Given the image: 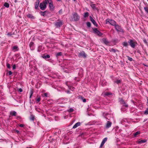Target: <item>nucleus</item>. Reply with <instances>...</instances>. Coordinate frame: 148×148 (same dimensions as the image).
I'll return each mask as SVG.
<instances>
[{
  "instance_id": "9d476101",
  "label": "nucleus",
  "mask_w": 148,
  "mask_h": 148,
  "mask_svg": "<svg viewBox=\"0 0 148 148\" xmlns=\"http://www.w3.org/2000/svg\"><path fill=\"white\" fill-rule=\"evenodd\" d=\"M66 84L68 86L69 89L72 90L73 91L74 89H75V88L71 86H70L69 85V84H70V82H67L66 83Z\"/></svg>"
},
{
  "instance_id": "5701e85b",
  "label": "nucleus",
  "mask_w": 148,
  "mask_h": 148,
  "mask_svg": "<svg viewBox=\"0 0 148 148\" xmlns=\"http://www.w3.org/2000/svg\"><path fill=\"white\" fill-rule=\"evenodd\" d=\"M123 45L124 47H127L128 45V43L126 42H125L123 43Z\"/></svg>"
},
{
  "instance_id": "de8ad7c7",
  "label": "nucleus",
  "mask_w": 148,
  "mask_h": 148,
  "mask_svg": "<svg viewBox=\"0 0 148 148\" xmlns=\"http://www.w3.org/2000/svg\"><path fill=\"white\" fill-rule=\"evenodd\" d=\"M44 96L45 97L47 96L48 94L47 93H45L44 94Z\"/></svg>"
},
{
  "instance_id": "13d9d810",
  "label": "nucleus",
  "mask_w": 148,
  "mask_h": 148,
  "mask_svg": "<svg viewBox=\"0 0 148 148\" xmlns=\"http://www.w3.org/2000/svg\"><path fill=\"white\" fill-rule=\"evenodd\" d=\"M74 1H75L76 0H73Z\"/></svg>"
},
{
  "instance_id": "3c124183",
  "label": "nucleus",
  "mask_w": 148,
  "mask_h": 148,
  "mask_svg": "<svg viewBox=\"0 0 148 148\" xmlns=\"http://www.w3.org/2000/svg\"><path fill=\"white\" fill-rule=\"evenodd\" d=\"M7 35H8V36H10V35H11V33H8V34Z\"/></svg>"
},
{
  "instance_id": "473e14b6",
  "label": "nucleus",
  "mask_w": 148,
  "mask_h": 148,
  "mask_svg": "<svg viewBox=\"0 0 148 148\" xmlns=\"http://www.w3.org/2000/svg\"><path fill=\"white\" fill-rule=\"evenodd\" d=\"M116 50L113 49H111L110 50V52H116Z\"/></svg>"
},
{
  "instance_id": "5fc2aeb1",
  "label": "nucleus",
  "mask_w": 148,
  "mask_h": 148,
  "mask_svg": "<svg viewBox=\"0 0 148 148\" xmlns=\"http://www.w3.org/2000/svg\"><path fill=\"white\" fill-rule=\"evenodd\" d=\"M102 86H104V84H102Z\"/></svg>"
},
{
  "instance_id": "393cba45",
  "label": "nucleus",
  "mask_w": 148,
  "mask_h": 148,
  "mask_svg": "<svg viewBox=\"0 0 148 148\" xmlns=\"http://www.w3.org/2000/svg\"><path fill=\"white\" fill-rule=\"evenodd\" d=\"M16 112L14 111L11 112V114L12 116H15L16 115Z\"/></svg>"
},
{
  "instance_id": "f8f14e48",
  "label": "nucleus",
  "mask_w": 148,
  "mask_h": 148,
  "mask_svg": "<svg viewBox=\"0 0 148 148\" xmlns=\"http://www.w3.org/2000/svg\"><path fill=\"white\" fill-rule=\"evenodd\" d=\"M112 124V123L110 122V121H108L107 122V123L106 125V129H108L110 128Z\"/></svg>"
},
{
  "instance_id": "a878e982",
  "label": "nucleus",
  "mask_w": 148,
  "mask_h": 148,
  "mask_svg": "<svg viewBox=\"0 0 148 148\" xmlns=\"http://www.w3.org/2000/svg\"><path fill=\"white\" fill-rule=\"evenodd\" d=\"M50 57V56L49 55H47L46 56H43V58L45 59L49 58Z\"/></svg>"
},
{
  "instance_id": "603ef678",
  "label": "nucleus",
  "mask_w": 148,
  "mask_h": 148,
  "mask_svg": "<svg viewBox=\"0 0 148 148\" xmlns=\"http://www.w3.org/2000/svg\"><path fill=\"white\" fill-rule=\"evenodd\" d=\"M144 42L145 43H147L146 40L145 39L144 40Z\"/></svg>"
},
{
  "instance_id": "ddd939ff",
  "label": "nucleus",
  "mask_w": 148,
  "mask_h": 148,
  "mask_svg": "<svg viewBox=\"0 0 148 148\" xmlns=\"http://www.w3.org/2000/svg\"><path fill=\"white\" fill-rule=\"evenodd\" d=\"M90 21L92 22V23L93 24V25L96 27L97 26V23L95 21L94 19L92 18L91 16H90Z\"/></svg>"
},
{
  "instance_id": "052dcab7",
  "label": "nucleus",
  "mask_w": 148,
  "mask_h": 148,
  "mask_svg": "<svg viewBox=\"0 0 148 148\" xmlns=\"http://www.w3.org/2000/svg\"><path fill=\"white\" fill-rule=\"evenodd\" d=\"M147 103H148V101H147Z\"/></svg>"
},
{
  "instance_id": "a19ab883",
  "label": "nucleus",
  "mask_w": 148,
  "mask_h": 148,
  "mask_svg": "<svg viewBox=\"0 0 148 148\" xmlns=\"http://www.w3.org/2000/svg\"><path fill=\"white\" fill-rule=\"evenodd\" d=\"M81 98L83 102H85L86 101V100L85 99H83V98L82 97H81Z\"/></svg>"
},
{
  "instance_id": "e433bc0d",
  "label": "nucleus",
  "mask_w": 148,
  "mask_h": 148,
  "mask_svg": "<svg viewBox=\"0 0 148 148\" xmlns=\"http://www.w3.org/2000/svg\"><path fill=\"white\" fill-rule=\"evenodd\" d=\"M62 53L61 52H59L58 53L56 54V56H61L62 55Z\"/></svg>"
},
{
  "instance_id": "f257e3e1",
  "label": "nucleus",
  "mask_w": 148,
  "mask_h": 148,
  "mask_svg": "<svg viewBox=\"0 0 148 148\" xmlns=\"http://www.w3.org/2000/svg\"><path fill=\"white\" fill-rule=\"evenodd\" d=\"M47 4V0H45L42 3H40L39 7L42 10H44L46 8Z\"/></svg>"
},
{
  "instance_id": "7ed1b4c3",
  "label": "nucleus",
  "mask_w": 148,
  "mask_h": 148,
  "mask_svg": "<svg viewBox=\"0 0 148 148\" xmlns=\"http://www.w3.org/2000/svg\"><path fill=\"white\" fill-rule=\"evenodd\" d=\"M49 4V7L51 10H53L54 8V6L53 4V2L51 0H47V4Z\"/></svg>"
},
{
  "instance_id": "f03ea898",
  "label": "nucleus",
  "mask_w": 148,
  "mask_h": 148,
  "mask_svg": "<svg viewBox=\"0 0 148 148\" xmlns=\"http://www.w3.org/2000/svg\"><path fill=\"white\" fill-rule=\"evenodd\" d=\"M106 24L109 23L111 25L114 26L116 24V23L115 21L111 19H107L106 20Z\"/></svg>"
},
{
  "instance_id": "a18cd8bd",
  "label": "nucleus",
  "mask_w": 148,
  "mask_h": 148,
  "mask_svg": "<svg viewBox=\"0 0 148 148\" xmlns=\"http://www.w3.org/2000/svg\"><path fill=\"white\" fill-rule=\"evenodd\" d=\"M30 93H31V95H30V98H31V97L33 94V92L32 91H31V92H30Z\"/></svg>"
},
{
  "instance_id": "0eeeda50",
  "label": "nucleus",
  "mask_w": 148,
  "mask_h": 148,
  "mask_svg": "<svg viewBox=\"0 0 148 148\" xmlns=\"http://www.w3.org/2000/svg\"><path fill=\"white\" fill-rule=\"evenodd\" d=\"M62 24V22L60 21L56 22L55 23V25L57 27H60Z\"/></svg>"
},
{
  "instance_id": "6e6d98bb",
  "label": "nucleus",
  "mask_w": 148,
  "mask_h": 148,
  "mask_svg": "<svg viewBox=\"0 0 148 148\" xmlns=\"http://www.w3.org/2000/svg\"><path fill=\"white\" fill-rule=\"evenodd\" d=\"M57 1H61V0H57Z\"/></svg>"
},
{
  "instance_id": "c03bdc74",
  "label": "nucleus",
  "mask_w": 148,
  "mask_h": 148,
  "mask_svg": "<svg viewBox=\"0 0 148 148\" xmlns=\"http://www.w3.org/2000/svg\"><path fill=\"white\" fill-rule=\"evenodd\" d=\"M19 126L20 127H23L24 126V124H21L19 125Z\"/></svg>"
},
{
  "instance_id": "c756f323",
  "label": "nucleus",
  "mask_w": 148,
  "mask_h": 148,
  "mask_svg": "<svg viewBox=\"0 0 148 148\" xmlns=\"http://www.w3.org/2000/svg\"><path fill=\"white\" fill-rule=\"evenodd\" d=\"M40 97H38L36 99V101H37V103L39 102L40 100Z\"/></svg>"
},
{
  "instance_id": "1a4fd4ad",
  "label": "nucleus",
  "mask_w": 148,
  "mask_h": 148,
  "mask_svg": "<svg viewBox=\"0 0 148 148\" xmlns=\"http://www.w3.org/2000/svg\"><path fill=\"white\" fill-rule=\"evenodd\" d=\"M79 57H83L85 58L86 57V54L84 51H82L79 53Z\"/></svg>"
},
{
  "instance_id": "9b49d317",
  "label": "nucleus",
  "mask_w": 148,
  "mask_h": 148,
  "mask_svg": "<svg viewBox=\"0 0 148 148\" xmlns=\"http://www.w3.org/2000/svg\"><path fill=\"white\" fill-rule=\"evenodd\" d=\"M108 138L107 137L104 138L102 142L101 143V145L100 146V148H101L103 145L104 144L106 143V142Z\"/></svg>"
},
{
  "instance_id": "6ab92c4d",
  "label": "nucleus",
  "mask_w": 148,
  "mask_h": 148,
  "mask_svg": "<svg viewBox=\"0 0 148 148\" xmlns=\"http://www.w3.org/2000/svg\"><path fill=\"white\" fill-rule=\"evenodd\" d=\"M12 50L14 52L18 51V47L16 46H14L12 48Z\"/></svg>"
},
{
  "instance_id": "8fccbe9b",
  "label": "nucleus",
  "mask_w": 148,
  "mask_h": 148,
  "mask_svg": "<svg viewBox=\"0 0 148 148\" xmlns=\"http://www.w3.org/2000/svg\"><path fill=\"white\" fill-rule=\"evenodd\" d=\"M16 68V66L15 65H14L13 66V69H14Z\"/></svg>"
},
{
  "instance_id": "f3484780",
  "label": "nucleus",
  "mask_w": 148,
  "mask_h": 148,
  "mask_svg": "<svg viewBox=\"0 0 148 148\" xmlns=\"http://www.w3.org/2000/svg\"><path fill=\"white\" fill-rule=\"evenodd\" d=\"M29 47L31 50H33L34 49V43L33 42H30Z\"/></svg>"
},
{
  "instance_id": "4be33fe9",
  "label": "nucleus",
  "mask_w": 148,
  "mask_h": 148,
  "mask_svg": "<svg viewBox=\"0 0 148 148\" xmlns=\"http://www.w3.org/2000/svg\"><path fill=\"white\" fill-rule=\"evenodd\" d=\"M27 16L28 18H30L32 19H34V17L32 14H28Z\"/></svg>"
},
{
  "instance_id": "72a5a7b5",
  "label": "nucleus",
  "mask_w": 148,
  "mask_h": 148,
  "mask_svg": "<svg viewBox=\"0 0 148 148\" xmlns=\"http://www.w3.org/2000/svg\"><path fill=\"white\" fill-rule=\"evenodd\" d=\"M121 82V81L120 80H117L116 81H115L114 82L117 84H118L119 83H120Z\"/></svg>"
},
{
  "instance_id": "2eb2a0df",
  "label": "nucleus",
  "mask_w": 148,
  "mask_h": 148,
  "mask_svg": "<svg viewBox=\"0 0 148 148\" xmlns=\"http://www.w3.org/2000/svg\"><path fill=\"white\" fill-rule=\"evenodd\" d=\"M120 102L121 104H124L123 107L124 106L126 108L128 107V105L125 103V102L123 99H121L120 100Z\"/></svg>"
},
{
  "instance_id": "dca6fc26",
  "label": "nucleus",
  "mask_w": 148,
  "mask_h": 148,
  "mask_svg": "<svg viewBox=\"0 0 148 148\" xmlns=\"http://www.w3.org/2000/svg\"><path fill=\"white\" fill-rule=\"evenodd\" d=\"M102 41L106 45H108L109 44V42L106 38H103L102 39Z\"/></svg>"
},
{
  "instance_id": "c9c22d12",
  "label": "nucleus",
  "mask_w": 148,
  "mask_h": 148,
  "mask_svg": "<svg viewBox=\"0 0 148 148\" xmlns=\"http://www.w3.org/2000/svg\"><path fill=\"white\" fill-rule=\"evenodd\" d=\"M61 90H64V91H65V92H66L68 93H69V91H66L65 90V89H64V88H61Z\"/></svg>"
},
{
  "instance_id": "4d7b16f0",
  "label": "nucleus",
  "mask_w": 148,
  "mask_h": 148,
  "mask_svg": "<svg viewBox=\"0 0 148 148\" xmlns=\"http://www.w3.org/2000/svg\"><path fill=\"white\" fill-rule=\"evenodd\" d=\"M123 108H121V110H122Z\"/></svg>"
},
{
  "instance_id": "bb28decb",
  "label": "nucleus",
  "mask_w": 148,
  "mask_h": 148,
  "mask_svg": "<svg viewBox=\"0 0 148 148\" xmlns=\"http://www.w3.org/2000/svg\"><path fill=\"white\" fill-rule=\"evenodd\" d=\"M4 6L7 8H8L9 7V4L7 3H5L4 4Z\"/></svg>"
},
{
  "instance_id": "aec40b11",
  "label": "nucleus",
  "mask_w": 148,
  "mask_h": 148,
  "mask_svg": "<svg viewBox=\"0 0 148 148\" xmlns=\"http://www.w3.org/2000/svg\"><path fill=\"white\" fill-rule=\"evenodd\" d=\"M80 125V122H77L75 123V125L73 126V128L74 129L75 128L79 126Z\"/></svg>"
},
{
  "instance_id": "b1692460",
  "label": "nucleus",
  "mask_w": 148,
  "mask_h": 148,
  "mask_svg": "<svg viewBox=\"0 0 148 148\" xmlns=\"http://www.w3.org/2000/svg\"><path fill=\"white\" fill-rule=\"evenodd\" d=\"M140 134V132L139 131H138L135 132V133H134V137H136V136L138 134Z\"/></svg>"
},
{
  "instance_id": "ea45409f",
  "label": "nucleus",
  "mask_w": 148,
  "mask_h": 148,
  "mask_svg": "<svg viewBox=\"0 0 148 148\" xmlns=\"http://www.w3.org/2000/svg\"><path fill=\"white\" fill-rule=\"evenodd\" d=\"M68 111L69 112H72L73 111V109L72 108H71L69 109Z\"/></svg>"
},
{
  "instance_id": "58836bf2",
  "label": "nucleus",
  "mask_w": 148,
  "mask_h": 148,
  "mask_svg": "<svg viewBox=\"0 0 148 148\" xmlns=\"http://www.w3.org/2000/svg\"><path fill=\"white\" fill-rule=\"evenodd\" d=\"M127 58L128 60L130 61H132L133 60L132 58L129 57V56H127Z\"/></svg>"
},
{
  "instance_id": "cd10ccee",
  "label": "nucleus",
  "mask_w": 148,
  "mask_h": 148,
  "mask_svg": "<svg viewBox=\"0 0 148 148\" xmlns=\"http://www.w3.org/2000/svg\"><path fill=\"white\" fill-rule=\"evenodd\" d=\"M88 13L87 12H86L84 14V17L85 18H86V17H88Z\"/></svg>"
},
{
  "instance_id": "49530a36",
  "label": "nucleus",
  "mask_w": 148,
  "mask_h": 148,
  "mask_svg": "<svg viewBox=\"0 0 148 148\" xmlns=\"http://www.w3.org/2000/svg\"><path fill=\"white\" fill-rule=\"evenodd\" d=\"M18 91L20 92H21L22 91V90L21 88H19L18 90Z\"/></svg>"
},
{
  "instance_id": "412c9836",
  "label": "nucleus",
  "mask_w": 148,
  "mask_h": 148,
  "mask_svg": "<svg viewBox=\"0 0 148 148\" xmlns=\"http://www.w3.org/2000/svg\"><path fill=\"white\" fill-rule=\"evenodd\" d=\"M146 142H147V140L145 139H143V140H141L140 141H139L138 142V143L139 144H141L142 143H146Z\"/></svg>"
},
{
  "instance_id": "37998d69",
  "label": "nucleus",
  "mask_w": 148,
  "mask_h": 148,
  "mask_svg": "<svg viewBox=\"0 0 148 148\" xmlns=\"http://www.w3.org/2000/svg\"><path fill=\"white\" fill-rule=\"evenodd\" d=\"M7 67L8 68H10V66L9 64H8L7 65Z\"/></svg>"
},
{
  "instance_id": "79ce46f5",
  "label": "nucleus",
  "mask_w": 148,
  "mask_h": 148,
  "mask_svg": "<svg viewBox=\"0 0 148 148\" xmlns=\"http://www.w3.org/2000/svg\"><path fill=\"white\" fill-rule=\"evenodd\" d=\"M111 94V93H109V92H106L105 93V95H110Z\"/></svg>"
},
{
  "instance_id": "864d4df0",
  "label": "nucleus",
  "mask_w": 148,
  "mask_h": 148,
  "mask_svg": "<svg viewBox=\"0 0 148 148\" xmlns=\"http://www.w3.org/2000/svg\"><path fill=\"white\" fill-rule=\"evenodd\" d=\"M16 133H18L19 132V131L18 130H17L16 131Z\"/></svg>"
},
{
  "instance_id": "2f4dec72",
  "label": "nucleus",
  "mask_w": 148,
  "mask_h": 148,
  "mask_svg": "<svg viewBox=\"0 0 148 148\" xmlns=\"http://www.w3.org/2000/svg\"><path fill=\"white\" fill-rule=\"evenodd\" d=\"M86 25L88 27H90L91 24L90 22H88L86 23Z\"/></svg>"
},
{
  "instance_id": "bf43d9fd",
  "label": "nucleus",
  "mask_w": 148,
  "mask_h": 148,
  "mask_svg": "<svg viewBox=\"0 0 148 148\" xmlns=\"http://www.w3.org/2000/svg\"><path fill=\"white\" fill-rule=\"evenodd\" d=\"M147 0V1L148 2V0Z\"/></svg>"
},
{
  "instance_id": "20e7f679",
  "label": "nucleus",
  "mask_w": 148,
  "mask_h": 148,
  "mask_svg": "<svg viewBox=\"0 0 148 148\" xmlns=\"http://www.w3.org/2000/svg\"><path fill=\"white\" fill-rule=\"evenodd\" d=\"M130 46L133 48H134L135 46V42L132 40H130L128 42Z\"/></svg>"
},
{
  "instance_id": "4c0bfd02",
  "label": "nucleus",
  "mask_w": 148,
  "mask_h": 148,
  "mask_svg": "<svg viewBox=\"0 0 148 148\" xmlns=\"http://www.w3.org/2000/svg\"><path fill=\"white\" fill-rule=\"evenodd\" d=\"M145 114H148V108H147L145 111L144 112Z\"/></svg>"
},
{
  "instance_id": "7c9ffc66",
  "label": "nucleus",
  "mask_w": 148,
  "mask_h": 148,
  "mask_svg": "<svg viewBox=\"0 0 148 148\" xmlns=\"http://www.w3.org/2000/svg\"><path fill=\"white\" fill-rule=\"evenodd\" d=\"M144 9L145 11L147 13H148V7H144Z\"/></svg>"
},
{
  "instance_id": "423d86ee",
  "label": "nucleus",
  "mask_w": 148,
  "mask_h": 148,
  "mask_svg": "<svg viewBox=\"0 0 148 148\" xmlns=\"http://www.w3.org/2000/svg\"><path fill=\"white\" fill-rule=\"evenodd\" d=\"M93 30L94 33L97 34L98 35L101 36L102 35V34L98 30L97 28H93Z\"/></svg>"
},
{
  "instance_id": "09e8293b",
  "label": "nucleus",
  "mask_w": 148,
  "mask_h": 148,
  "mask_svg": "<svg viewBox=\"0 0 148 148\" xmlns=\"http://www.w3.org/2000/svg\"><path fill=\"white\" fill-rule=\"evenodd\" d=\"M8 74L9 75H11L12 74V72L11 71H10L8 72Z\"/></svg>"
},
{
  "instance_id": "f704fd0d",
  "label": "nucleus",
  "mask_w": 148,
  "mask_h": 148,
  "mask_svg": "<svg viewBox=\"0 0 148 148\" xmlns=\"http://www.w3.org/2000/svg\"><path fill=\"white\" fill-rule=\"evenodd\" d=\"M91 7L93 9H95L96 8L95 5V4H92L91 5Z\"/></svg>"
},
{
  "instance_id": "c85d7f7f",
  "label": "nucleus",
  "mask_w": 148,
  "mask_h": 148,
  "mask_svg": "<svg viewBox=\"0 0 148 148\" xmlns=\"http://www.w3.org/2000/svg\"><path fill=\"white\" fill-rule=\"evenodd\" d=\"M34 116L33 115H31L30 116V119L31 120L33 121L34 120Z\"/></svg>"
},
{
  "instance_id": "6e6552de",
  "label": "nucleus",
  "mask_w": 148,
  "mask_h": 148,
  "mask_svg": "<svg viewBox=\"0 0 148 148\" xmlns=\"http://www.w3.org/2000/svg\"><path fill=\"white\" fill-rule=\"evenodd\" d=\"M103 115L106 119L108 120H110L109 118L110 117V115L109 114L107 113H103Z\"/></svg>"
},
{
  "instance_id": "a211bd4d",
  "label": "nucleus",
  "mask_w": 148,
  "mask_h": 148,
  "mask_svg": "<svg viewBox=\"0 0 148 148\" xmlns=\"http://www.w3.org/2000/svg\"><path fill=\"white\" fill-rule=\"evenodd\" d=\"M39 3V0H37L35 2V8L36 9H37L38 8Z\"/></svg>"
},
{
  "instance_id": "39448f33",
  "label": "nucleus",
  "mask_w": 148,
  "mask_h": 148,
  "mask_svg": "<svg viewBox=\"0 0 148 148\" xmlns=\"http://www.w3.org/2000/svg\"><path fill=\"white\" fill-rule=\"evenodd\" d=\"M74 21H76L79 19V16L77 13H74L73 14Z\"/></svg>"
},
{
  "instance_id": "4468645a",
  "label": "nucleus",
  "mask_w": 148,
  "mask_h": 148,
  "mask_svg": "<svg viewBox=\"0 0 148 148\" xmlns=\"http://www.w3.org/2000/svg\"><path fill=\"white\" fill-rule=\"evenodd\" d=\"M115 29L117 31H121L122 29L121 27L119 25L116 24L115 25Z\"/></svg>"
}]
</instances>
